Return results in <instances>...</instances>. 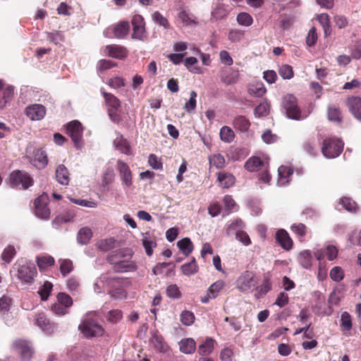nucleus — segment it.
<instances>
[{"mask_svg":"<svg viewBox=\"0 0 361 361\" xmlns=\"http://www.w3.org/2000/svg\"><path fill=\"white\" fill-rule=\"evenodd\" d=\"M131 252L128 250H118L111 252L108 256V262L114 266L117 272L133 271L136 269L135 264L130 260Z\"/></svg>","mask_w":361,"mask_h":361,"instance_id":"obj_1","label":"nucleus"},{"mask_svg":"<svg viewBox=\"0 0 361 361\" xmlns=\"http://www.w3.org/2000/svg\"><path fill=\"white\" fill-rule=\"evenodd\" d=\"M12 275L22 283L31 284L37 275V271L32 263L24 259L18 260L11 271Z\"/></svg>","mask_w":361,"mask_h":361,"instance_id":"obj_2","label":"nucleus"},{"mask_svg":"<svg viewBox=\"0 0 361 361\" xmlns=\"http://www.w3.org/2000/svg\"><path fill=\"white\" fill-rule=\"evenodd\" d=\"M282 107L288 118L300 121L306 118L309 113L302 112L298 104L297 98L291 94H287L282 98Z\"/></svg>","mask_w":361,"mask_h":361,"instance_id":"obj_3","label":"nucleus"},{"mask_svg":"<svg viewBox=\"0 0 361 361\" xmlns=\"http://www.w3.org/2000/svg\"><path fill=\"white\" fill-rule=\"evenodd\" d=\"M79 329L87 338L101 336L104 332L102 325L96 320L89 318L88 314L79 325Z\"/></svg>","mask_w":361,"mask_h":361,"instance_id":"obj_4","label":"nucleus"},{"mask_svg":"<svg viewBox=\"0 0 361 361\" xmlns=\"http://www.w3.org/2000/svg\"><path fill=\"white\" fill-rule=\"evenodd\" d=\"M121 282V278L111 277L106 274H102L95 280L93 284V290L96 293H102L106 290L109 293L111 288H114L117 285L118 286Z\"/></svg>","mask_w":361,"mask_h":361,"instance_id":"obj_5","label":"nucleus"},{"mask_svg":"<svg viewBox=\"0 0 361 361\" xmlns=\"http://www.w3.org/2000/svg\"><path fill=\"white\" fill-rule=\"evenodd\" d=\"M343 149V142L339 139H326L324 140L322 152L328 159L337 157Z\"/></svg>","mask_w":361,"mask_h":361,"instance_id":"obj_6","label":"nucleus"},{"mask_svg":"<svg viewBox=\"0 0 361 361\" xmlns=\"http://www.w3.org/2000/svg\"><path fill=\"white\" fill-rule=\"evenodd\" d=\"M9 183L13 188L25 190L32 185L33 180L26 172L15 171L9 176Z\"/></svg>","mask_w":361,"mask_h":361,"instance_id":"obj_7","label":"nucleus"},{"mask_svg":"<svg viewBox=\"0 0 361 361\" xmlns=\"http://www.w3.org/2000/svg\"><path fill=\"white\" fill-rule=\"evenodd\" d=\"M257 283L255 274L248 271L243 272L236 281L237 288L243 293L252 292Z\"/></svg>","mask_w":361,"mask_h":361,"instance_id":"obj_8","label":"nucleus"},{"mask_svg":"<svg viewBox=\"0 0 361 361\" xmlns=\"http://www.w3.org/2000/svg\"><path fill=\"white\" fill-rule=\"evenodd\" d=\"M68 135L71 137L77 149H81L84 145L82 141V127L78 121H73L67 126Z\"/></svg>","mask_w":361,"mask_h":361,"instance_id":"obj_9","label":"nucleus"},{"mask_svg":"<svg viewBox=\"0 0 361 361\" xmlns=\"http://www.w3.org/2000/svg\"><path fill=\"white\" fill-rule=\"evenodd\" d=\"M231 10L230 5L225 4L223 0H218L212 6L211 20L214 22L226 18Z\"/></svg>","mask_w":361,"mask_h":361,"instance_id":"obj_10","label":"nucleus"},{"mask_svg":"<svg viewBox=\"0 0 361 361\" xmlns=\"http://www.w3.org/2000/svg\"><path fill=\"white\" fill-rule=\"evenodd\" d=\"M49 197L44 193L35 200V215L42 219H48L50 216V210L47 207Z\"/></svg>","mask_w":361,"mask_h":361,"instance_id":"obj_11","label":"nucleus"},{"mask_svg":"<svg viewBox=\"0 0 361 361\" xmlns=\"http://www.w3.org/2000/svg\"><path fill=\"white\" fill-rule=\"evenodd\" d=\"M33 324L38 326L42 331L49 334L54 333L56 329V325L47 318L44 312L36 314L33 319Z\"/></svg>","mask_w":361,"mask_h":361,"instance_id":"obj_12","label":"nucleus"},{"mask_svg":"<svg viewBox=\"0 0 361 361\" xmlns=\"http://www.w3.org/2000/svg\"><path fill=\"white\" fill-rule=\"evenodd\" d=\"M116 169L123 185L125 188L130 187L133 185V173L129 166L123 161L118 159L116 162Z\"/></svg>","mask_w":361,"mask_h":361,"instance_id":"obj_13","label":"nucleus"},{"mask_svg":"<svg viewBox=\"0 0 361 361\" xmlns=\"http://www.w3.org/2000/svg\"><path fill=\"white\" fill-rule=\"evenodd\" d=\"M24 112L30 121H37L44 118L47 110L45 106L41 104H32L26 106Z\"/></svg>","mask_w":361,"mask_h":361,"instance_id":"obj_14","label":"nucleus"},{"mask_svg":"<svg viewBox=\"0 0 361 361\" xmlns=\"http://www.w3.org/2000/svg\"><path fill=\"white\" fill-rule=\"evenodd\" d=\"M13 345L20 355L22 361H30L33 355V350L29 342L19 340L16 341Z\"/></svg>","mask_w":361,"mask_h":361,"instance_id":"obj_15","label":"nucleus"},{"mask_svg":"<svg viewBox=\"0 0 361 361\" xmlns=\"http://www.w3.org/2000/svg\"><path fill=\"white\" fill-rule=\"evenodd\" d=\"M103 52L106 56L118 59L126 58L128 53L125 47L115 44L106 46Z\"/></svg>","mask_w":361,"mask_h":361,"instance_id":"obj_16","label":"nucleus"},{"mask_svg":"<svg viewBox=\"0 0 361 361\" xmlns=\"http://www.w3.org/2000/svg\"><path fill=\"white\" fill-rule=\"evenodd\" d=\"M30 161L37 169H42L47 165L48 159L44 150L36 149L33 152V157Z\"/></svg>","mask_w":361,"mask_h":361,"instance_id":"obj_17","label":"nucleus"},{"mask_svg":"<svg viewBox=\"0 0 361 361\" xmlns=\"http://www.w3.org/2000/svg\"><path fill=\"white\" fill-rule=\"evenodd\" d=\"M268 161L264 162L259 157H252L245 163V168L250 172L259 171L262 167L268 168Z\"/></svg>","mask_w":361,"mask_h":361,"instance_id":"obj_18","label":"nucleus"},{"mask_svg":"<svg viewBox=\"0 0 361 361\" xmlns=\"http://www.w3.org/2000/svg\"><path fill=\"white\" fill-rule=\"evenodd\" d=\"M347 105L352 114L358 120H361V98L352 97L348 99Z\"/></svg>","mask_w":361,"mask_h":361,"instance_id":"obj_19","label":"nucleus"},{"mask_svg":"<svg viewBox=\"0 0 361 361\" xmlns=\"http://www.w3.org/2000/svg\"><path fill=\"white\" fill-rule=\"evenodd\" d=\"M219 185L222 188H229L235 182L234 176L228 172H219L216 173Z\"/></svg>","mask_w":361,"mask_h":361,"instance_id":"obj_20","label":"nucleus"},{"mask_svg":"<svg viewBox=\"0 0 361 361\" xmlns=\"http://www.w3.org/2000/svg\"><path fill=\"white\" fill-rule=\"evenodd\" d=\"M293 174V169L288 166H281L278 169L277 185L284 186L290 180V176Z\"/></svg>","mask_w":361,"mask_h":361,"instance_id":"obj_21","label":"nucleus"},{"mask_svg":"<svg viewBox=\"0 0 361 361\" xmlns=\"http://www.w3.org/2000/svg\"><path fill=\"white\" fill-rule=\"evenodd\" d=\"M150 342L159 353H166L169 350V347L164 341L163 336L157 332L153 334Z\"/></svg>","mask_w":361,"mask_h":361,"instance_id":"obj_22","label":"nucleus"},{"mask_svg":"<svg viewBox=\"0 0 361 361\" xmlns=\"http://www.w3.org/2000/svg\"><path fill=\"white\" fill-rule=\"evenodd\" d=\"M238 78V71L233 68L224 70L221 74V79L222 82L226 85H230L237 82Z\"/></svg>","mask_w":361,"mask_h":361,"instance_id":"obj_23","label":"nucleus"},{"mask_svg":"<svg viewBox=\"0 0 361 361\" xmlns=\"http://www.w3.org/2000/svg\"><path fill=\"white\" fill-rule=\"evenodd\" d=\"M276 240L283 249L289 250L292 248V240L289 237L288 233L285 230L280 229L276 232Z\"/></svg>","mask_w":361,"mask_h":361,"instance_id":"obj_24","label":"nucleus"},{"mask_svg":"<svg viewBox=\"0 0 361 361\" xmlns=\"http://www.w3.org/2000/svg\"><path fill=\"white\" fill-rule=\"evenodd\" d=\"M121 282L119 283V285L114 286V288H111L110 290L109 291V294L118 300H123L125 299L127 296V293L124 289V287L127 285L128 283L126 280L121 278Z\"/></svg>","mask_w":361,"mask_h":361,"instance_id":"obj_25","label":"nucleus"},{"mask_svg":"<svg viewBox=\"0 0 361 361\" xmlns=\"http://www.w3.org/2000/svg\"><path fill=\"white\" fill-rule=\"evenodd\" d=\"M116 149L126 155L131 154V149L129 142L122 135L118 134L114 141Z\"/></svg>","mask_w":361,"mask_h":361,"instance_id":"obj_26","label":"nucleus"},{"mask_svg":"<svg viewBox=\"0 0 361 361\" xmlns=\"http://www.w3.org/2000/svg\"><path fill=\"white\" fill-rule=\"evenodd\" d=\"M55 176L59 184L63 185H68L70 180L69 172L64 165L61 164L56 168Z\"/></svg>","mask_w":361,"mask_h":361,"instance_id":"obj_27","label":"nucleus"},{"mask_svg":"<svg viewBox=\"0 0 361 361\" xmlns=\"http://www.w3.org/2000/svg\"><path fill=\"white\" fill-rule=\"evenodd\" d=\"M178 19L183 26L191 27L196 25L195 18L192 14L183 10L178 14Z\"/></svg>","mask_w":361,"mask_h":361,"instance_id":"obj_28","label":"nucleus"},{"mask_svg":"<svg viewBox=\"0 0 361 361\" xmlns=\"http://www.w3.org/2000/svg\"><path fill=\"white\" fill-rule=\"evenodd\" d=\"M179 349L185 354H191L195 350V342L190 338L182 339L179 342Z\"/></svg>","mask_w":361,"mask_h":361,"instance_id":"obj_29","label":"nucleus"},{"mask_svg":"<svg viewBox=\"0 0 361 361\" xmlns=\"http://www.w3.org/2000/svg\"><path fill=\"white\" fill-rule=\"evenodd\" d=\"M247 91H248L249 94L252 96H254L256 97H261L265 94L267 90L264 87L262 82H256L252 84H250L248 86Z\"/></svg>","mask_w":361,"mask_h":361,"instance_id":"obj_30","label":"nucleus"},{"mask_svg":"<svg viewBox=\"0 0 361 361\" xmlns=\"http://www.w3.org/2000/svg\"><path fill=\"white\" fill-rule=\"evenodd\" d=\"M177 246L179 250L185 256H188L193 250V244L190 238H184L177 242Z\"/></svg>","mask_w":361,"mask_h":361,"instance_id":"obj_31","label":"nucleus"},{"mask_svg":"<svg viewBox=\"0 0 361 361\" xmlns=\"http://www.w3.org/2000/svg\"><path fill=\"white\" fill-rule=\"evenodd\" d=\"M245 228V224L240 219H237L231 223L226 228L227 235H237V233L241 232Z\"/></svg>","mask_w":361,"mask_h":361,"instance_id":"obj_32","label":"nucleus"},{"mask_svg":"<svg viewBox=\"0 0 361 361\" xmlns=\"http://www.w3.org/2000/svg\"><path fill=\"white\" fill-rule=\"evenodd\" d=\"M115 172L112 167H107L104 171L102 177V185L106 187L111 184L115 180Z\"/></svg>","mask_w":361,"mask_h":361,"instance_id":"obj_33","label":"nucleus"},{"mask_svg":"<svg viewBox=\"0 0 361 361\" xmlns=\"http://www.w3.org/2000/svg\"><path fill=\"white\" fill-rule=\"evenodd\" d=\"M142 243L145 250L146 254L148 256H151L153 253V248L156 247L157 243L149 236L148 233L143 235Z\"/></svg>","mask_w":361,"mask_h":361,"instance_id":"obj_34","label":"nucleus"},{"mask_svg":"<svg viewBox=\"0 0 361 361\" xmlns=\"http://www.w3.org/2000/svg\"><path fill=\"white\" fill-rule=\"evenodd\" d=\"M209 164L214 166L217 169L225 167L226 160L224 157L221 154H214L209 157Z\"/></svg>","mask_w":361,"mask_h":361,"instance_id":"obj_35","label":"nucleus"},{"mask_svg":"<svg viewBox=\"0 0 361 361\" xmlns=\"http://www.w3.org/2000/svg\"><path fill=\"white\" fill-rule=\"evenodd\" d=\"M92 236V233L89 227H83L78 231V242L82 245L87 244Z\"/></svg>","mask_w":361,"mask_h":361,"instance_id":"obj_36","label":"nucleus"},{"mask_svg":"<svg viewBox=\"0 0 361 361\" xmlns=\"http://www.w3.org/2000/svg\"><path fill=\"white\" fill-rule=\"evenodd\" d=\"M129 30L130 26L128 23L123 21L115 25L114 32L116 37L122 38L128 33Z\"/></svg>","mask_w":361,"mask_h":361,"instance_id":"obj_37","label":"nucleus"},{"mask_svg":"<svg viewBox=\"0 0 361 361\" xmlns=\"http://www.w3.org/2000/svg\"><path fill=\"white\" fill-rule=\"evenodd\" d=\"M233 125L240 131L245 132L249 129L250 123L245 116H240L235 118Z\"/></svg>","mask_w":361,"mask_h":361,"instance_id":"obj_38","label":"nucleus"},{"mask_svg":"<svg viewBox=\"0 0 361 361\" xmlns=\"http://www.w3.org/2000/svg\"><path fill=\"white\" fill-rule=\"evenodd\" d=\"M214 341L212 338H207L205 341L199 346V353L202 355H208L210 354L214 349Z\"/></svg>","mask_w":361,"mask_h":361,"instance_id":"obj_39","label":"nucleus"},{"mask_svg":"<svg viewBox=\"0 0 361 361\" xmlns=\"http://www.w3.org/2000/svg\"><path fill=\"white\" fill-rule=\"evenodd\" d=\"M101 92L105 99L106 103L114 110H116L121 105L119 99L111 93H107L102 90Z\"/></svg>","mask_w":361,"mask_h":361,"instance_id":"obj_40","label":"nucleus"},{"mask_svg":"<svg viewBox=\"0 0 361 361\" xmlns=\"http://www.w3.org/2000/svg\"><path fill=\"white\" fill-rule=\"evenodd\" d=\"M53 288V285L49 281H45L43 285H42L37 293L39 295L41 299L42 300H47Z\"/></svg>","mask_w":361,"mask_h":361,"instance_id":"obj_41","label":"nucleus"},{"mask_svg":"<svg viewBox=\"0 0 361 361\" xmlns=\"http://www.w3.org/2000/svg\"><path fill=\"white\" fill-rule=\"evenodd\" d=\"M220 138L225 142H231L234 139V132L228 126H224L220 130Z\"/></svg>","mask_w":361,"mask_h":361,"instance_id":"obj_42","label":"nucleus"},{"mask_svg":"<svg viewBox=\"0 0 361 361\" xmlns=\"http://www.w3.org/2000/svg\"><path fill=\"white\" fill-rule=\"evenodd\" d=\"M299 263L305 269H309L312 265V255L310 251L305 250L301 252L298 257Z\"/></svg>","mask_w":361,"mask_h":361,"instance_id":"obj_43","label":"nucleus"},{"mask_svg":"<svg viewBox=\"0 0 361 361\" xmlns=\"http://www.w3.org/2000/svg\"><path fill=\"white\" fill-rule=\"evenodd\" d=\"M224 281L222 280H219L212 283L208 288L207 291L211 295L210 297H214L215 298L218 296L219 293L224 288Z\"/></svg>","mask_w":361,"mask_h":361,"instance_id":"obj_44","label":"nucleus"},{"mask_svg":"<svg viewBox=\"0 0 361 361\" xmlns=\"http://www.w3.org/2000/svg\"><path fill=\"white\" fill-rule=\"evenodd\" d=\"M327 116L329 120L331 121L341 122L342 119L340 109L334 106H329Z\"/></svg>","mask_w":361,"mask_h":361,"instance_id":"obj_45","label":"nucleus"},{"mask_svg":"<svg viewBox=\"0 0 361 361\" xmlns=\"http://www.w3.org/2000/svg\"><path fill=\"white\" fill-rule=\"evenodd\" d=\"M181 270L183 274L190 276L197 272L198 267L196 264L195 259L187 264H184L181 266Z\"/></svg>","mask_w":361,"mask_h":361,"instance_id":"obj_46","label":"nucleus"},{"mask_svg":"<svg viewBox=\"0 0 361 361\" xmlns=\"http://www.w3.org/2000/svg\"><path fill=\"white\" fill-rule=\"evenodd\" d=\"M11 302V298L8 296L4 295L0 298V314L3 319H4V315L8 314Z\"/></svg>","mask_w":361,"mask_h":361,"instance_id":"obj_47","label":"nucleus"},{"mask_svg":"<svg viewBox=\"0 0 361 361\" xmlns=\"http://www.w3.org/2000/svg\"><path fill=\"white\" fill-rule=\"evenodd\" d=\"M37 265L39 269H46L54 264V259L51 256H42L37 257Z\"/></svg>","mask_w":361,"mask_h":361,"instance_id":"obj_48","label":"nucleus"},{"mask_svg":"<svg viewBox=\"0 0 361 361\" xmlns=\"http://www.w3.org/2000/svg\"><path fill=\"white\" fill-rule=\"evenodd\" d=\"M13 97V87H8L2 92V98L0 99V109L4 108Z\"/></svg>","mask_w":361,"mask_h":361,"instance_id":"obj_49","label":"nucleus"},{"mask_svg":"<svg viewBox=\"0 0 361 361\" xmlns=\"http://www.w3.org/2000/svg\"><path fill=\"white\" fill-rule=\"evenodd\" d=\"M269 112V104L267 102H263L257 106L254 110L256 117H264L268 115Z\"/></svg>","mask_w":361,"mask_h":361,"instance_id":"obj_50","label":"nucleus"},{"mask_svg":"<svg viewBox=\"0 0 361 361\" xmlns=\"http://www.w3.org/2000/svg\"><path fill=\"white\" fill-rule=\"evenodd\" d=\"M16 250L13 246L8 245L1 254V259L5 263H10L16 255Z\"/></svg>","mask_w":361,"mask_h":361,"instance_id":"obj_51","label":"nucleus"},{"mask_svg":"<svg viewBox=\"0 0 361 361\" xmlns=\"http://www.w3.org/2000/svg\"><path fill=\"white\" fill-rule=\"evenodd\" d=\"M190 50L193 54H198L200 56L201 61L204 66H209L211 63L210 55L208 54L202 53L195 45L190 46Z\"/></svg>","mask_w":361,"mask_h":361,"instance_id":"obj_52","label":"nucleus"},{"mask_svg":"<svg viewBox=\"0 0 361 361\" xmlns=\"http://www.w3.org/2000/svg\"><path fill=\"white\" fill-rule=\"evenodd\" d=\"M180 322L185 326H190L195 322L194 314L188 310H184L180 315Z\"/></svg>","mask_w":361,"mask_h":361,"instance_id":"obj_53","label":"nucleus"},{"mask_svg":"<svg viewBox=\"0 0 361 361\" xmlns=\"http://www.w3.org/2000/svg\"><path fill=\"white\" fill-rule=\"evenodd\" d=\"M341 326L343 331H350L352 329V319L350 315L344 312L341 315Z\"/></svg>","mask_w":361,"mask_h":361,"instance_id":"obj_54","label":"nucleus"},{"mask_svg":"<svg viewBox=\"0 0 361 361\" xmlns=\"http://www.w3.org/2000/svg\"><path fill=\"white\" fill-rule=\"evenodd\" d=\"M166 295L172 299H178L181 297V292L176 284H171L166 290Z\"/></svg>","mask_w":361,"mask_h":361,"instance_id":"obj_55","label":"nucleus"},{"mask_svg":"<svg viewBox=\"0 0 361 361\" xmlns=\"http://www.w3.org/2000/svg\"><path fill=\"white\" fill-rule=\"evenodd\" d=\"M237 22L240 25L250 26L253 22V19L249 13L242 12L238 15Z\"/></svg>","mask_w":361,"mask_h":361,"instance_id":"obj_56","label":"nucleus"},{"mask_svg":"<svg viewBox=\"0 0 361 361\" xmlns=\"http://www.w3.org/2000/svg\"><path fill=\"white\" fill-rule=\"evenodd\" d=\"M196 97L197 93L195 91H192L190 94V99L188 102L185 104L184 109L188 113H191L196 108Z\"/></svg>","mask_w":361,"mask_h":361,"instance_id":"obj_57","label":"nucleus"},{"mask_svg":"<svg viewBox=\"0 0 361 361\" xmlns=\"http://www.w3.org/2000/svg\"><path fill=\"white\" fill-rule=\"evenodd\" d=\"M152 20L157 24L161 26H163L164 28L167 29L169 27V23L168 20L163 16L159 11H155L152 15Z\"/></svg>","mask_w":361,"mask_h":361,"instance_id":"obj_58","label":"nucleus"},{"mask_svg":"<svg viewBox=\"0 0 361 361\" xmlns=\"http://www.w3.org/2000/svg\"><path fill=\"white\" fill-rule=\"evenodd\" d=\"M331 279L336 282L341 281L344 277V271L340 267H334L330 271Z\"/></svg>","mask_w":361,"mask_h":361,"instance_id":"obj_59","label":"nucleus"},{"mask_svg":"<svg viewBox=\"0 0 361 361\" xmlns=\"http://www.w3.org/2000/svg\"><path fill=\"white\" fill-rule=\"evenodd\" d=\"M123 317V313L119 310H113L108 312L106 318L111 323L118 322Z\"/></svg>","mask_w":361,"mask_h":361,"instance_id":"obj_60","label":"nucleus"},{"mask_svg":"<svg viewBox=\"0 0 361 361\" xmlns=\"http://www.w3.org/2000/svg\"><path fill=\"white\" fill-rule=\"evenodd\" d=\"M279 73L283 79L289 80L293 77V71L289 65H282L279 70Z\"/></svg>","mask_w":361,"mask_h":361,"instance_id":"obj_61","label":"nucleus"},{"mask_svg":"<svg viewBox=\"0 0 361 361\" xmlns=\"http://www.w3.org/2000/svg\"><path fill=\"white\" fill-rule=\"evenodd\" d=\"M340 204L348 212H355L357 209V204L355 201L348 197H343Z\"/></svg>","mask_w":361,"mask_h":361,"instance_id":"obj_62","label":"nucleus"},{"mask_svg":"<svg viewBox=\"0 0 361 361\" xmlns=\"http://www.w3.org/2000/svg\"><path fill=\"white\" fill-rule=\"evenodd\" d=\"M59 264L61 273L63 276L68 274L73 269L72 262L69 259H60Z\"/></svg>","mask_w":361,"mask_h":361,"instance_id":"obj_63","label":"nucleus"},{"mask_svg":"<svg viewBox=\"0 0 361 361\" xmlns=\"http://www.w3.org/2000/svg\"><path fill=\"white\" fill-rule=\"evenodd\" d=\"M56 298L58 302L67 308L73 305V300L68 294L59 293Z\"/></svg>","mask_w":361,"mask_h":361,"instance_id":"obj_64","label":"nucleus"}]
</instances>
